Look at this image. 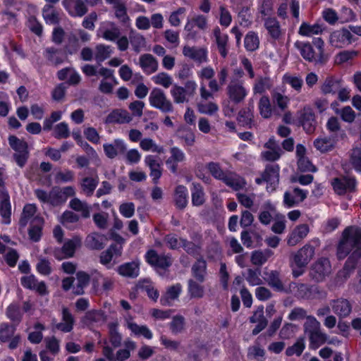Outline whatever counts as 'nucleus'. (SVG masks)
<instances>
[{
  "label": "nucleus",
  "mask_w": 361,
  "mask_h": 361,
  "mask_svg": "<svg viewBox=\"0 0 361 361\" xmlns=\"http://www.w3.org/2000/svg\"><path fill=\"white\" fill-rule=\"evenodd\" d=\"M68 206L73 210L80 212L83 218L90 216L91 207L85 201L74 197L69 202Z\"/></svg>",
  "instance_id": "obj_43"
},
{
  "label": "nucleus",
  "mask_w": 361,
  "mask_h": 361,
  "mask_svg": "<svg viewBox=\"0 0 361 361\" xmlns=\"http://www.w3.org/2000/svg\"><path fill=\"white\" fill-rule=\"evenodd\" d=\"M226 93L232 102L240 104L248 95L249 89L244 85L242 80L231 79L226 87Z\"/></svg>",
  "instance_id": "obj_6"
},
{
  "label": "nucleus",
  "mask_w": 361,
  "mask_h": 361,
  "mask_svg": "<svg viewBox=\"0 0 361 361\" xmlns=\"http://www.w3.org/2000/svg\"><path fill=\"white\" fill-rule=\"evenodd\" d=\"M107 319L106 314L102 310H90L86 312L83 317L82 323L88 326L92 325L100 326L104 324Z\"/></svg>",
  "instance_id": "obj_28"
},
{
  "label": "nucleus",
  "mask_w": 361,
  "mask_h": 361,
  "mask_svg": "<svg viewBox=\"0 0 361 361\" xmlns=\"http://www.w3.org/2000/svg\"><path fill=\"white\" fill-rule=\"evenodd\" d=\"M6 315L11 321L19 323L22 319L19 305L14 302L10 304L6 310Z\"/></svg>",
  "instance_id": "obj_62"
},
{
  "label": "nucleus",
  "mask_w": 361,
  "mask_h": 361,
  "mask_svg": "<svg viewBox=\"0 0 361 361\" xmlns=\"http://www.w3.org/2000/svg\"><path fill=\"white\" fill-rule=\"evenodd\" d=\"M307 193L299 188H290L283 195V204L288 208L296 206L307 197Z\"/></svg>",
  "instance_id": "obj_13"
},
{
  "label": "nucleus",
  "mask_w": 361,
  "mask_h": 361,
  "mask_svg": "<svg viewBox=\"0 0 361 361\" xmlns=\"http://www.w3.org/2000/svg\"><path fill=\"white\" fill-rule=\"evenodd\" d=\"M139 64L142 71L148 75L156 72L158 69L157 61L149 54L141 55L139 59Z\"/></svg>",
  "instance_id": "obj_35"
},
{
  "label": "nucleus",
  "mask_w": 361,
  "mask_h": 361,
  "mask_svg": "<svg viewBox=\"0 0 361 361\" xmlns=\"http://www.w3.org/2000/svg\"><path fill=\"white\" fill-rule=\"evenodd\" d=\"M324 27L322 24L314 23L310 24L306 22H303L298 30V33L301 36L310 37L313 35H320L323 32Z\"/></svg>",
  "instance_id": "obj_38"
},
{
  "label": "nucleus",
  "mask_w": 361,
  "mask_h": 361,
  "mask_svg": "<svg viewBox=\"0 0 361 361\" xmlns=\"http://www.w3.org/2000/svg\"><path fill=\"white\" fill-rule=\"evenodd\" d=\"M274 2L272 0H262L257 7V17L262 21L267 18H273Z\"/></svg>",
  "instance_id": "obj_44"
},
{
  "label": "nucleus",
  "mask_w": 361,
  "mask_h": 361,
  "mask_svg": "<svg viewBox=\"0 0 361 361\" xmlns=\"http://www.w3.org/2000/svg\"><path fill=\"white\" fill-rule=\"evenodd\" d=\"M75 322V318L70 310L63 306L61 313V322L56 324V328L63 333H69L73 329Z\"/></svg>",
  "instance_id": "obj_23"
},
{
  "label": "nucleus",
  "mask_w": 361,
  "mask_h": 361,
  "mask_svg": "<svg viewBox=\"0 0 361 361\" xmlns=\"http://www.w3.org/2000/svg\"><path fill=\"white\" fill-rule=\"evenodd\" d=\"M42 16L47 23L56 24L59 22V13L50 4L44 6Z\"/></svg>",
  "instance_id": "obj_58"
},
{
  "label": "nucleus",
  "mask_w": 361,
  "mask_h": 361,
  "mask_svg": "<svg viewBox=\"0 0 361 361\" xmlns=\"http://www.w3.org/2000/svg\"><path fill=\"white\" fill-rule=\"evenodd\" d=\"M267 281L269 286L279 292L288 293V286L286 287L280 277V274L277 271H271L267 274Z\"/></svg>",
  "instance_id": "obj_39"
},
{
  "label": "nucleus",
  "mask_w": 361,
  "mask_h": 361,
  "mask_svg": "<svg viewBox=\"0 0 361 361\" xmlns=\"http://www.w3.org/2000/svg\"><path fill=\"white\" fill-rule=\"evenodd\" d=\"M274 255L269 249L253 251L251 254V262L255 266H262Z\"/></svg>",
  "instance_id": "obj_45"
},
{
  "label": "nucleus",
  "mask_w": 361,
  "mask_h": 361,
  "mask_svg": "<svg viewBox=\"0 0 361 361\" xmlns=\"http://www.w3.org/2000/svg\"><path fill=\"white\" fill-rule=\"evenodd\" d=\"M183 291V287L180 283H176L169 286L165 293L161 297L160 302L164 306H171L177 300Z\"/></svg>",
  "instance_id": "obj_26"
},
{
  "label": "nucleus",
  "mask_w": 361,
  "mask_h": 361,
  "mask_svg": "<svg viewBox=\"0 0 361 361\" xmlns=\"http://www.w3.org/2000/svg\"><path fill=\"white\" fill-rule=\"evenodd\" d=\"M171 94L176 104H183L188 102V95L184 87L175 85L171 88Z\"/></svg>",
  "instance_id": "obj_55"
},
{
  "label": "nucleus",
  "mask_w": 361,
  "mask_h": 361,
  "mask_svg": "<svg viewBox=\"0 0 361 361\" xmlns=\"http://www.w3.org/2000/svg\"><path fill=\"white\" fill-rule=\"evenodd\" d=\"M298 118L299 122L307 133L313 131L316 125V118L313 109L310 106H305L298 111Z\"/></svg>",
  "instance_id": "obj_17"
},
{
  "label": "nucleus",
  "mask_w": 361,
  "mask_h": 361,
  "mask_svg": "<svg viewBox=\"0 0 361 361\" xmlns=\"http://www.w3.org/2000/svg\"><path fill=\"white\" fill-rule=\"evenodd\" d=\"M331 185L337 195H343L355 190L357 181L353 176H343L334 178Z\"/></svg>",
  "instance_id": "obj_8"
},
{
  "label": "nucleus",
  "mask_w": 361,
  "mask_h": 361,
  "mask_svg": "<svg viewBox=\"0 0 361 361\" xmlns=\"http://www.w3.org/2000/svg\"><path fill=\"white\" fill-rule=\"evenodd\" d=\"M314 255V247L306 244L293 255L291 263L293 275L297 278L304 273L305 268Z\"/></svg>",
  "instance_id": "obj_2"
},
{
  "label": "nucleus",
  "mask_w": 361,
  "mask_h": 361,
  "mask_svg": "<svg viewBox=\"0 0 361 361\" xmlns=\"http://www.w3.org/2000/svg\"><path fill=\"white\" fill-rule=\"evenodd\" d=\"M16 326L8 323L0 324V343L8 342L16 332Z\"/></svg>",
  "instance_id": "obj_56"
},
{
  "label": "nucleus",
  "mask_w": 361,
  "mask_h": 361,
  "mask_svg": "<svg viewBox=\"0 0 361 361\" xmlns=\"http://www.w3.org/2000/svg\"><path fill=\"white\" fill-rule=\"evenodd\" d=\"M146 261L156 269H165L170 267L172 260L170 256L158 255L154 250H149L145 255Z\"/></svg>",
  "instance_id": "obj_18"
},
{
  "label": "nucleus",
  "mask_w": 361,
  "mask_h": 361,
  "mask_svg": "<svg viewBox=\"0 0 361 361\" xmlns=\"http://www.w3.org/2000/svg\"><path fill=\"white\" fill-rule=\"evenodd\" d=\"M35 223L31 224V227L29 229V236L33 241L37 242L39 240L42 235V228L44 224V220L40 216H37L34 219Z\"/></svg>",
  "instance_id": "obj_52"
},
{
  "label": "nucleus",
  "mask_w": 361,
  "mask_h": 361,
  "mask_svg": "<svg viewBox=\"0 0 361 361\" xmlns=\"http://www.w3.org/2000/svg\"><path fill=\"white\" fill-rule=\"evenodd\" d=\"M223 181L235 190L244 188L246 184L243 178L235 173L226 174Z\"/></svg>",
  "instance_id": "obj_53"
},
{
  "label": "nucleus",
  "mask_w": 361,
  "mask_h": 361,
  "mask_svg": "<svg viewBox=\"0 0 361 361\" xmlns=\"http://www.w3.org/2000/svg\"><path fill=\"white\" fill-rule=\"evenodd\" d=\"M273 84L269 77L258 76L252 85V93L255 94H262L272 87Z\"/></svg>",
  "instance_id": "obj_41"
},
{
  "label": "nucleus",
  "mask_w": 361,
  "mask_h": 361,
  "mask_svg": "<svg viewBox=\"0 0 361 361\" xmlns=\"http://www.w3.org/2000/svg\"><path fill=\"white\" fill-rule=\"evenodd\" d=\"M280 167L278 164H268L261 176L255 179L257 184L260 185L263 182L267 184V190L269 192H273L276 190L279 183Z\"/></svg>",
  "instance_id": "obj_5"
},
{
  "label": "nucleus",
  "mask_w": 361,
  "mask_h": 361,
  "mask_svg": "<svg viewBox=\"0 0 361 361\" xmlns=\"http://www.w3.org/2000/svg\"><path fill=\"white\" fill-rule=\"evenodd\" d=\"M145 163L150 169V176L154 183H157L161 176V164L157 157L153 155H147Z\"/></svg>",
  "instance_id": "obj_31"
},
{
  "label": "nucleus",
  "mask_w": 361,
  "mask_h": 361,
  "mask_svg": "<svg viewBox=\"0 0 361 361\" xmlns=\"http://www.w3.org/2000/svg\"><path fill=\"white\" fill-rule=\"evenodd\" d=\"M310 232L309 226L302 224L295 226L287 236V244L295 246L307 237Z\"/></svg>",
  "instance_id": "obj_22"
},
{
  "label": "nucleus",
  "mask_w": 361,
  "mask_h": 361,
  "mask_svg": "<svg viewBox=\"0 0 361 361\" xmlns=\"http://www.w3.org/2000/svg\"><path fill=\"white\" fill-rule=\"evenodd\" d=\"M207 49L202 47L185 46L183 54L200 64L208 62Z\"/></svg>",
  "instance_id": "obj_20"
},
{
  "label": "nucleus",
  "mask_w": 361,
  "mask_h": 361,
  "mask_svg": "<svg viewBox=\"0 0 361 361\" xmlns=\"http://www.w3.org/2000/svg\"><path fill=\"white\" fill-rule=\"evenodd\" d=\"M190 190L192 205L195 207L202 205L205 201L202 186L200 183H192Z\"/></svg>",
  "instance_id": "obj_48"
},
{
  "label": "nucleus",
  "mask_w": 361,
  "mask_h": 361,
  "mask_svg": "<svg viewBox=\"0 0 361 361\" xmlns=\"http://www.w3.org/2000/svg\"><path fill=\"white\" fill-rule=\"evenodd\" d=\"M331 272V266L329 260L327 258L322 257L319 259L312 265L310 271V276L314 281L322 282Z\"/></svg>",
  "instance_id": "obj_10"
},
{
  "label": "nucleus",
  "mask_w": 361,
  "mask_h": 361,
  "mask_svg": "<svg viewBox=\"0 0 361 361\" xmlns=\"http://www.w3.org/2000/svg\"><path fill=\"white\" fill-rule=\"evenodd\" d=\"M350 163L353 169L361 173V147H353L350 152Z\"/></svg>",
  "instance_id": "obj_63"
},
{
  "label": "nucleus",
  "mask_w": 361,
  "mask_h": 361,
  "mask_svg": "<svg viewBox=\"0 0 361 361\" xmlns=\"http://www.w3.org/2000/svg\"><path fill=\"white\" fill-rule=\"evenodd\" d=\"M62 5L73 17H82L87 12V8L82 0H63Z\"/></svg>",
  "instance_id": "obj_21"
},
{
  "label": "nucleus",
  "mask_w": 361,
  "mask_h": 361,
  "mask_svg": "<svg viewBox=\"0 0 361 361\" xmlns=\"http://www.w3.org/2000/svg\"><path fill=\"white\" fill-rule=\"evenodd\" d=\"M335 145V139L331 136L322 135L314 142L315 148L322 152L331 150Z\"/></svg>",
  "instance_id": "obj_47"
},
{
  "label": "nucleus",
  "mask_w": 361,
  "mask_h": 361,
  "mask_svg": "<svg viewBox=\"0 0 361 361\" xmlns=\"http://www.w3.org/2000/svg\"><path fill=\"white\" fill-rule=\"evenodd\" d=\"M127 327L136 336H143L148 340L153 337L152 331L146 325H138L132 321H128Z\"/></svg>",
  "instance_id": "obj_42"
},
{
  "label": "nucleus",
  "mask_w": 361,
  "mask_h": 361,
  "mask_svg": "<svg viewBox=\"0 0 361 361\" xmlns=\"http://www.w3.org/2000/svg\"><path fill=\"white\" fill-rule=\"evenodd\" d=\"M258 109L260 115L264 118H269L272 116L273 109L269 97L267 95H263L260 97L258 102Z\"/></svg>",
  "instance_id": "obj_51"
},
{
  "label": "nucleus",
  "mask_w": 361,
  "mask_h": 361,
  "mask_svg": "<svg viewBox=\"0 0 361 361\" xmlns=\"http://www.w3.org/2000/svg\"><path fill=\"white\" fill-rule=\"evenodd\" d=\"M186 8L185 7H179L176 11L171 13L169 16V23L173 27H178L184 18Z\"/></svg>",
  "instance_id": "obj_64"
},
{
  "label": "nucleus",
  "mask_w": 361,
  "mask_h": 361,
  "mask_svg": "<svg viewBox=\"0 0 361 361\" xmlns=\"http://www.w3.org/2000/svg\"><path fill=\"white\" fill-rule=\"evenodd\" d=\"M209 27L208 18L202 14H194L191 18H188L184 30L188 39H197L199 36V30L205 31Z\"/></svg>",
  "instance_id": "obj_4"
},
{
  "label": "nucleus",
  "mask_w": 361,
  "mask_h": 361,
  "mask_svg": "<svg viewBox=\"0 0 361 361\" xmlns=\"http://www.w3.org/2000/svg\"><path fill=\"white\" fill-rule=\"evenodd\" d=\"M332 312L338 317L343 319L348 317L352 312V305L347 299L340 298L332 300L329 302Z\"/></svg>",
  "instance_id": "obj_15"
},
{
  "label": "nucleus",
  "mask_w": 361,
  "mask_h": 361,
  "mask_svg": "<svg viewBox=\"0 0 361 361\" xmlns=\"http://www.w3.org/2000/svg\"><path fill=\"white\" fill-rule=\"evenodd\" d=\"M107 242V238L103 234L92 233L85 239V245L92 250H102Z\"/></svg>",
  "instance_id": "obj_36"
},
{
  "label": "nucleus",
  "mask_w": 361,
  "mask_h": 361,
  "mask_svg": "<svg viewBox=\"0 0 361 361\" xmlns=\"http://www.w3.org/2000/svg\"><path fill=\"white\" fill-rule=\"evenodd\" d=\"M295 47L299 50L304 59L310 62H317L321 61V56L315 52L312 46L309 42L297 41Z\"/></svg>",
  "instance_id": "obj_27"
},
{
  "label": "nucleus",
  "mask_w": 361,
  "mask_h": 361,
  "mask_svg": "<svg viewBox=\"0 0 361 361\" xmlns=\"http://www.w3.org/2000/svg\"><path fill=\"white\" fill-rule=\"evenodd\" d=\"M358 261L361 257V228L355 226L348 227L343 233V238L337 247V257L343 259Z\"/></svg>",
  "instance_id": "obj_1"
},
{
  "label": "nucleus",
  "mask_w": 361,
  "mask_h": 361,
  "mask_svg": "<svg viewBox=\"0 0 361 361\" xmlns=\"http://www.w3.org/2000/svg\"><path fill=\"white\" fill-rule=\"evenodd\" d=\"M353 41V35L348 29L335 30L329 36V43L336 48H342Z\"/></svg>",
  "instance_id": "obj_14"
},
{
  "label": "nucleus",
  "mask_w": 361,
  "mask_h": 361,
  "mask_svg": "<svg viewBox=\"0 0 361 361\" xmlns=\"http://www.w3.org/2000/svg\"><path fill=\"white\" fill-rule=\"evenodd\" d=\"M37 208L33 204H27L25 205L21 217L19 221V225L21 228H24L30 223L34 224V219L37 216L36 215Z\"/></svg>",
  "instance_id": "obj_37"
},
{
  "label": "nucleus",
  "mask_w": 361,
  "mask_h": 361,
  "mask_svg": "<svg viewBox=\"0 0 361 361\" xmlns=\"http://www.w3.org/2000/svg\"><path fill=\"white\" fill-rule=\"evenodd\" d=\"M35 194L42 202L48 203L52 206H58L66 202L65 198L59 188H54L49 192L41 189H37L35 190Z\"/></svg>",
  "instance_id": "obj_11"
},
{
  "label": "nucleus",
  "mask_w": 361,
  "mask_h": 361,
  "mask_svg": "<svg viewBox=\"0 0 361 361\" xmlns=\"http://www.w3.org/2000/svg\"><path fill=\"white\" fill-rule=\"evenodd\" d=\"M99 35L105 40L114 42L121 35L119 27L113 22L104 21L100 25L98 30Z\"/></svg>",
  "instance_id": "obj_19"
},
{
  "label": "nucleus",
  "mask_w": 361,
  "mask_h": 361,
  "mask_svg": "<svg viewBox=\"0 0 361 361\" xmlns=\"http://www.w3.org/2000/svg\"><path fill=\"white\" fill-rule=\"evenodd\" d=\"M103 149L109 159H114L119 154H124L127 150V145L122 139H114L111 142L104 143Z\"/></svg>",
  "instance_id": "obj_16"
},
{
  "label": "nucleus",
  "mask_w": 361,
  "mask_h": 361,
  "mask_svg": "<svg viewBox=\"0 0 361 361\" xmlns=\"http://www.w3.org/2000/svg\"><path fill=\"white\" fill-rule=\"evenodd\" d=\"M152 80L156 85L162 86L164 88H169L173 84L172 77L165 72H161L153 75Z\"/></svg>",
  "instance_id": "obj_61"
},
{
  "label": "nucleus",
  "mask_w": 361,
  "mask_h": 361,
  "mask_svg": "<svg viewBox=\"0 0 361 361\" xmlns=\"http://www.w3.org/2000/svg\"><path fill=\"white\" fill-rule=\"evenodd\" d=\"M188 192L186 187L178 185L175 190L174 201L179 209H184L188 204Z\"/></svg>",
  "instance_id": "obj_46"
},
{
  "label": "nucleus",
  "mask_w": 361,
  "mask_h": 361,
  "mask_svg": "<svg viewBox=\"0 0 361 361\" xmlns=\"http://www.w3.org/2000/svg\"><path fill=\"white\" fill-rule=\"evenodd\" d=\"M140 147L145 152L151 151L152 152H157L159 154L164 152V148L158 145L151 138H144L140 142Z\"/></svg>",
  "instance_id": "obj_59"
},
{
  "label": "nucleus",
  "mask_w": 361,
  "mask_h": 361,
  "mask_svg": "<svg viewBox=\"0 0 361 361\" xmlns=\"http://www.w3.org/2000/svg\"><path fill=\"white\" fill-rule=\"evenodd\" d=\"M99 184V178L97 176H88L81 178L79 182V185L81 189V192L87 197H90L93 195L95 189Z\"/></svg>",
  "instance_id": "obj_32"
},
{
  "label": "nucleus",
  "mask_w": 361,
  "mask_h": 361,
  "mask_svg": "<svg viewBox=\"0 0 361 361\" xmlns=\"http://www.w3.org/2000/svg\"><path fill=\"white\" fill-rule=\"evenodd\" d=\"M81 243L82 238L75 235L71 239L67 240L61 248H55L53 255L59 260L72 257L75 250L81 246Z\"/></svg>",
  "instance_id": "obj_9"
},
{
  "label": "nucleus",
  "mask_w": 361,
  "mask_h": 361,
  "mask_svg": "<svg viewBox=\"0 0 361 361\" xmlns=\"http://www.w3.org/2000/svg\"><path fill=\"white\" fill-rule=\"evenodd\" d=\"M77 287L74 288L73 293L76 295H81L84 293L83 289L90 282V276L84 271H78L76 274Z\"/></svg>",
  "instance_id": "obj_57"
},
{
  "label": "nucleus",
  "mask_w": 361,
  "mask_h": 361,
  "mask_svg": "<svg viewBox=\"0 0 361 361\" xmlns=\"http://www.w3.org/2000/svg\"><path fill=\"white\" fill-rule=\"evenodd\" d=\"M113 52L112 47L104 44H97L94 48V59L101 63L109 58Z\"/></svg>",
  "instance_id": "obj_50"
},
{
  "label": "nucleus",
  "mask_w": 361,
  "mask_h": 361,
  "mask_svg": "<svg viewBox=\"0 0 361 361\" xmlns=\"http://www.w3.org/2000/svg\"><path fill=\"white\" fill-rule=\"evenodd\" d=\"M271 98L274 104L282 111H286L290 103V98L276 90L271 92Z\"/></svg>",
  "instance_id": "obj_49"
},
{
  "label": "nucleus",
  "mask_w": 361,
  "mask_h": 361,
  "mask_svg": "<svg viewBox=\"0 0 361 361\" xmlns=\"http://www.w3.org/2000/svg\"><path fill=\"white\" fill-rule=\"evenodd\" d=\"M296 297L304 299L322 298L326 296V293L317 286H308L304 283L291 282L288 285V292Z\"/></svg>",
  "instance_id": "obj_3"
},
{
  "label": "nucleus",
  "mask_w": 361,
  "mask_h": 361,
  "mask_svg": "<svg viewBox=\"0 0 361 361\" xmlns=\"http://www.w3.org/2000/svg\"><path fill=\"white\" fill-rule=\"evenodd\" d=\"M0 215L2 218V223L9 224L11 223V204L8 192L0 193Z\"/></svg>",
  "instance_id": "obj_30"
},
{
  "label": "nucleus",
  "mask_w": 361,
  "mask_h": 361,
  "mask_svg": "<svg viewBox=\"0 0 361 361\" xmlns=\"http://www.w3.org/2000/svg\"><path fill=\"white\" fill-rule=\"evenodd\" d=\"M245 48L247 51H253L259 48V39L257 32H248L244 39Z\"/></svg>",
  "instance_id": "obj_54"
},
{
  "label": "nucleus",
  "mask_w": 361,
  "mask_h": 361,
  "mask_svg": "<svg viewBox=\"0 0 361 361\" xmlns=\"http://www.w3.org/2000/svg\"><path fill=\"white\" fill-rule=\"evenodd\" d=\"M149 104L164 113L173 111V104L167 99L164 91L159 88H154L149 96Z\"/></svg>",
  "instance_id": "obj_7"
},
{
  "label": "nucleus",
  "mask_w": 361,
  "mask_h": 361,
  "mask_svg": "<svg viewBox=\"0 0 361 361\" xmlns=\"http://www.w3.org/2000/svg\"><path fill=\"white\" fill-rule=\"evenodd\" d=\"M123 276L135 278L140 273V264L137 262H130L121 264L117 269Z\"/></svg>",
  "instance_id": "obj_40"
},
{
  "label": "nucleus",
  "mask_w": 361,
  "mask_h": 361,
  "mask_svg": "<svg viewBox=\"0 0 361 361\" xmlns=\"http://www.w3.org/2000/svg\"><path fill=\"white\" fill-rule=\"evenodd\" d=\"M213 35L215 38V42L219 54L222 57L226 58L228 55V35L221 32L219 27H216L214 28Z\"/></svg>",
  "instance_id": "obj_29"
},
{
  "label": "nucleus",
  "mask_w": 361,
  "mask_h": 361,
  "mask_svg": "<svg viewBox=\"0 0 361 361\" xmlns=\"http://www.w3.org/2000/svg\"><path fill=\"white\" fill-rule=\"evenodd\" d=\"M123 247L117 245H111L107 250L103 251L99 257V262L107 269H111L115 263H111L114 257H120L122 255Z\"/></svg>",
  "instance_id": "obj_25"
},
{
  "label": "nucleus",
  "mask_w": 361,
  "mask_h": 361,
  "mask_svg": "<svg viewBox=\"0 0 361 361\" xmlns=\"http://www.w3.org/2000/svg\"><path fill=\"white\" fill-rule=\"evenodd\" d=\"M206 267V262L202 259H198L192 266V271L193 276L200 282L204 280Z\"/></svg>",
  "instance_id": "obj_60"
},
{
  "label": "nucleus",
  "mask_w": 361,
  "mask_h": 361,
  "mask_svg": "<svg viewBox=\"0 0 361 361\" xmlns=\"http://www.w3.org/2000/svg\"><path fill=\"white\" fill-rule=\"evenodd\" d=\"M171 157L166 160V164L172 173H176L178 168V163L185 160L184 152L179 148L173 147L170 149Z\"/></svg>",
  "instance_id": "obj_34"
},
{
  "label": "nucleus",
  "mask_w": 361,
  "mask_h": 361,
  "mask_svg": "<svg viewBox=\"0 0 361 361\" xmlns=\"http://www.w3.org/2000/svg\"><path fill=\"white\" fill-rule=\"evenodd\" d=\"M264 27L267 32L269 39L271 41H279L284 35L280 22L274 16L273 18H267L262 21Z\"/></svg>",
  "instance_id": "obj_12"
},
{
  "label": "nucleus",
  "mask_w": 361,
  "mask_h": 361,
  "mask_svg": "<svg viewBox=\"0 0 361 361\" xmlns=\"http://www.w3.org/2000/svg\"><path fill=\"white\" fill-rule=\"evenodd\" d=\"M133 120V116L124 109H115L111 111L106 118L109 123H128Z\"/></svg>",
  "instance_id": "obj_33"
},
{
  "label": "nucleus",
  "mask_w": 361,
  "mask_h": 361,
  "mask_svg": "<svg viewBox=\"0 0 361 361\" xmlns=\"http://www.w3.org/2000/svg\"><path fill=\"white\" fill-rule=\"evenodd\" d=\"M21 285L27 289L33 290L40 295L47 293V286L44 281H39L34 275L23 276L20 279Z\"/></svg>",
  "instance_id": "obj_24"
}]
</instances>
